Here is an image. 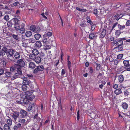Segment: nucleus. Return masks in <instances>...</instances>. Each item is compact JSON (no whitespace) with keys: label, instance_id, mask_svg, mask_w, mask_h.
I'll list each match as a JSON object with an SVG mask.
<instances>
[{"label":"nucleus","instance_id":"6","mask_svg":"<svg viewBox=\"0 0 130 130\" xmlns=\"http://www.w3.org/2000/svg\"><path fill=\"white\" fill-rule=\"evenodd\" d=\"M10 115L14 120L16 122L17 119L19 117V112L17 111H13V112L11 113Z\"/></svg>","mask_w":130,"mask_h":130},{"label":"nucleus","instance_id":"48","mask_svg":"<svg viewBox=\"0 0 130 130\" xmlns=\"http://www.w3.org/2000/svg\"><path fill=\"white\" fill-rule=\"evenodd\" d=\"M35 27L36 26L34 25H31L30 27V30L34 32Z\"/></svg>","mask_w":130,"mask_h":130},{"label":"nucleus","instance_id":"52","mask_svg":"<svg viewBox=\"0 0 130 130\" xmlns=\"http://www.w3.org/2000/svg\"><path fill=\"white\" fill-rule=\"evenodd\" d=\"M4 19L6 21L8 20L9 19V16L8 14L5 15L4 16Z\"/></svg>","mask_w":130,"mask_h":130},{"label":"nucleus","instance_id":"3","mask_svg":"<svg viewBox=\"0 0 130 130\" xmlns=\"http://www.w3.org/2000/svg\"><path fill=\"white\" fill-rule=\"evenodd\" d=\"M113 44H116L117 46L123 45V38H119L111 42Z\"/></svg>","mask_w":130,"mask_h":130},{"label":"nucleus","instance_id":"53","mask_svg":"<svg viewBox=\"0 0 130 130\" xmlns=\"http://www.w3.org/2000/svg\"><path fill=\"white\" fill-rule=\"evenodd\" d=\"M86 24L85 23L82 22L79 25L81 27H85L86 26Z\"/></svg>","mask_w":130,"mask_h":130},{"label":"nucleus","instance_id":"8","mask_svg":"<svg viewBox=\"0 0 130 130\" xmlns=\"http://www.w3.org/2000/svg\"><path fill=\"white\" fill-rule=\"evenodd\" d=\"M32 54H30L29 56L30 58L31 59L32 57H35L39 54L38 51L36 49H34L32 51Z\"/></svg>","mask_w":130,"mask_h":130},{"label":"nucleus","instance_id":"25","mask_svg":"<svg viewBox=\"0 0 130 130\" xmlns=\"http://www.w3.org/2000/svg\"><path fill=\"white\" fill-rule=\"evenodd\" d=\"M15 66L16 67L17 72L22 74V72L21 70L22 67L17 66L15 65Z\"/></svg>","mask_w":130,"mask_h":130},{"label":"nucleus","instance_id":"20","mask_svg":"<svg viewBox=\"0 0 130 130\" xmlns=\"http://www.w3.org/2000/svg\"><path fill=\"white\" fill-rule=\"evenodd\" d=\"M46 35H44L42 42L43 43H46L49 37L47 36H46Z\"/></svg>","mask_w":130,"mask_h":130},{"label":"nucleus","instance_id":"51","mask_svg":"<svg viewBox=\"0 0 130 130\" xmlns=\"http://www.w3.org/2000/svg\"><path fill=\"white\" fill-rule=\"evenodd\" d=\"M51 47L49 45H46L45 46V47L44 49L45 50H48Z\"/></svg>","mask_w":130,"mask_h":130},{"label":"nucleus","instance_id":"10","mask_svg":"<svg viewBox=\"0 0 130 130\" xmlns=\"http://www.w3.org/2000/svg\"><path fill=\"white\" fill-rule=\"evenodd\" d=\"M38 114L37 113L34 115L33 117L34 121L38 123L41 120V118L38 117Z\"/></svg>","mask_w":130,"mask_h":130},{"label":"nucleus","instance_id":"59","mask_svg":"<svg viewBox=\"0 0 130 130\" xmlns=\"http://www.w3.org/2000/svg\"><path fill=\"white\" fill-rule=\"evenodd\" d=\"M89 72L90 73L92 74L93 73L94 70L92 67H91L89 68Z\"/></svg>","mask_w":130,"mask_h":130},{"label":"nucleus","instance_id":"35","mask_svg":"<svg viewBox=\"0 0 130 130\" xmlns=\"http://www.w3.org/2000/svg\"><path fill=\"white\" fill-rule=\"evenodd\" d=\"M35 45L36 46L39 48L41 46L42 44L40 41H37L35 43Z\"/></svg>","mask_w":130,"mask_h":130},{"label":"nucleus","instance_id":"57","mask_svg":"<svg viewBox=\"0 0 130 130\" xmlns=\"http://www.w3.org/2000/svg\"><path fill=\"white\" fill-rule=\"evenodd\" d=\"M118 24H119L118 22L115 23L112 26V29L111 30H112L117 25H118Z\"/></svg>","mask_w":130,"mask_h":130},{"label":"nucleus","instance_id":"15","mask_svg":"<svg viewBox=\"0 0 130 130\" xmlns=\"http://www.w3.org/2000/svg\"><path fill=\"white\" fill-rule=\"evenodd\" d=\"M106 30L105 29H103L102 32L100 34L99 38L100 39H102L104 37L106 34Z\"/></svg>","mask_w":130,"mask_h":130},{"label":"nucleus","instance_id":"61","mask_svg":"<svg viewBox=\"0 0 130 130\" xmlns=\"http://www.w3.org/2000/svg\"><path fill=\"white\" fill-rule=\"evenodd\" d=\"M29 41L30 42L32 43H34L36 41L34 39L31 38L30 39Z\"/></svg>","mask_w":130,"mask_h":130},{"label":"nucleus","instance_id":"60","mask_svg":"<svg viewBox=\"0 0 130 130\" xmlns=\"http://www.w3.org/2000/svg\"><path fill=\"white\" fill-rule=\"evenodd\" d=\"M20 25V27L22 28H25L24 27L25 26V24L24 23H22L21 24H20L19 25Z\"/></svg>","mask_w":130,"mask_h":130},{"label":"nucleus","instance_id":"40","mask_svg":"<svg viewBox=\"0 0 130 130\" xmlns=\"http://www.w3.org/2000/svg\"><path fill=\"white\" fill-rule=\"evenodd\" d=\"M19 30H20V33L22 34L24 33L25 31V28H19Z\"/></svg>","mask_w":130,"mask_h":130},{"label":"nucleus","instance_id":"21","mask_svg":"<svg viewBox=\"0 0 130 130\" xmlns=\"http://www.w3.org/2000/svg\"><path fill=\"white\" fill-rule=\"evenodd\" d=\"M114 93L117 95H118L122 93L121 88H118L114 91Z\"/></svg>","mask_w":130,"mask_h":130},{"label":"nucleus","instance_id":"30","mask_svg":"<svg viewBox=\"0 0 130 130\" xmlns=\"http://www.w3.org/2000/svg\"><path fill=\"white\" fill-rule=\"evenodd\" d=\"M18 122L20 123L22 125H24L26 123V120L24 119H20L19 120Z\"/></svg>","mask_w":130,"mask_h":130},{"label":"nucleus","instance_id":"22","mask_svg":"<svg viewBox=\"0 0 130 130\" xmlns=\"http://www.w3.org/2000/svg\"><path fill=\"white\" fill-rule=\"evenodd\" d=\"M22 74L17 72L15 73V76L11 77V79L12 80H13L18 77H19L18 76L20 75H22Z\"/></svg>","mask_w":130,"mask_h":130},{"label":"nucleus","instance_id":"37","mask_svg":"<svg viewBox=\"0 0 130 130\" xmlns=\"http://www.w3.org/2000/svg\"><path fill=\"white\" fill-rule=\"evenodd\" d=\"M94 63L95 64L96 66V70L97 71L99 70L101 67V65L100 64L96 62H95Z\"/></svg>","mask_w":130,"mask_h":130},{"label":"nucleus","instance_id":"64","mask_svg":"<svg viewBox=\"0 0 130 130\" xmlns=\"http://www.w3.org/2000/svg\"><path fill=\"white\" fill-rule=\"evenodd\" d=\"M126 25L127 26H130V22H129V20H127V22L126 23Z\"/></svg>","mask_w":130,"mask_h":130},{"label":"nucleus","instance_id":"11","mask_svg":"<svg viewBox=\"0 0 130 130\" xmlns=\"http://www.w3.org/2000/svg\"><path fill=\"white\" fill-rule=\"evenodd\" d=\"M97 33L93 32L90 33L89 35V37L90 39L91 40H93L97 38L96 35Z\"/></svg>","mask_w":130,"mask_h":130},{"label":"nucleus","instance_id":"47","mask_svg":"<svg viewBox=\"0 0 130 130\" xmlns=\"http://www.w3.org/2000/svg\"><path fill=\"white\" fill-rule=\"evenodd\" d=\"M123 54H121L118 55L117 58L119 59H121L122 58Z\"/></svg>","mask_w":130,"mask_h":130},{"label":"nucleus","instance_id":"28","mask_svg":"<svg viewBox=\"0 0 130 130\" xmlns=\"http://www.w3.org/2000/svg\"><path fill=\"white\" fill-rule=\"evenodd\" d=\"M25 35L27 37H29L32 35V32L30 31H27L25 32Z\"/></svg>","mask_w":130,"mask_h":130},{"label":"nucleus","instance_id":"63","mask_svg":"<svg viewBox=\"0 0 130 130\" xmlns=\"http://www.w3.org/2000/svg\"><path fill=\"white\" fill-rule=\"evenodd\" d=\"M124 93L125 95L126 96L128 95L129 94V92L127 90L124 92Z\"/></svg>","mask_w":130,"mask_h":130},{"label":"nucleus","instance_id":"9","mask_svg":"<svg viewBox=\"0 0 130 130\" xmlns=\"http://www.w3.org/2000/svg\"><path fill=\"white\" fill-rule=\"evenodd\" d=\"M15 51L14 50L9 49L8 50V51L7 54V56L8 57H12L15 52Z\"/></svg>","mask_w":130,"mask_h":130},{"label":"nucleus","instance_id":"4","mask_svg":"<svg viewBox=\"0 0 130 130\" xmlns=\"http://www.w3.org/2000/svg\"><path fill=\"white\" fill-rule=\"evenodd\" d=\"M26 94L27 95L26 97L30 101L32 100L35 97V96L33 95V92L32 91H27Z\"/></svg>","mask_w":130,"mask_h":130},{"label":"nucleus","instance_id":"41","mask_svg":"<svg viewBox=\"0 0 130 130\" xmlns=\"http://www.w3.org/2000/svg\"><path fill=\"white\" fill-rule=\"evenodd\" d=\"M71 62L70 61L67 62V66L68 69L71 72L70 67L71 66Z\"/></svg>","mask_w":130,"mask_h":130},{"label":"nucleus","instance_id":"39","mask_svg":"<svg viewBox=\"0 0 130 130\" xmlns=\"http://www.w3.org/2000/svg\"><path fill=\"white\" fill-rule=\"evenodd\" d=\"M40 30V28L39 27L36 26L34 32L36 33L38 32Z\"/></svg>","mask_w":130,"mask_h":130},{"label":"nucleus","instance_id":"13","mask_svg":"<svg viewBox=\"0 0 130 130\" xmlns=\"http://www.w3.org/2000/svg\"><path fill=\"white\" fill-rule=\"evenodd\" d=\"M129 60H125L123 61V63L125 66V69L128 67H130V63H129Z\"/></svg>","mask_w":130,"mask_h":130},{"label":"nucleus","instance_id":"17","mask_svg":"<svg viewBox=\"0 0 130 130\" xmlns=\"http://www.w3.org/2000/svg\"><path fill=\"white\" fill-rule=\"evenodd\" d=\"M29 80L26 77H24L23 78V84L25 85H28L29 84Z\"/></svg>","mask_w":130,"mask_h":130},{"label":"nucleus","instance_id":"62","mask_svg":"<svg viewBox=\"0 0 130 130\" xmlns=\"http://www.w3.org/2000/svg\"><path fill=\"white\" fill-rule=\"evenodd\" d=\"M95 25L92 24V25H91V29L93 31L94 29L95 28Z\"/></svg>","mask_w":130,"mask_h":130},{"label":"nucleus","instance_id":"7","mask_svg":"<svg viewBox=\"0 0 130 130\" xmlns=\"http://www.w3.org/2000/svg\"><path fill=\"white\" fill-rule=\"evenodd\" d=\"M19 114L20 118H24L27 116V113L26 111L23 109H21L20 111Z\"/></svg>","mask_w":130,"mask_h":130},{"label":"nucleus","instance_id":"46","mask_svg":"<svg viewBox=\"0 0 130 130\" xmlns=\"http://www.w3.org/2000/svg\"><path fill=\"white\" fill-rule=\"evenodd\" d=\"M7 23L8 26L9 27H11L12 25V23L11 21H8Z\"/></svg>","mask_w":130,"mask_h":130},{"label":"nucleus","instance_id":"50","mask_svg":"<svg viewBox=\"0 0 130 130\" xmlns=\"http://www.w3.org/2000/svg\"><path fill=\"white\" fill-rule=\"evenodd\" d=\"M14 67H12L10 68V70L11 72H12L16 69V67L15 66V65H14Z\"/></svg>","mask_w":130,"mask_h":130},{"label":"nucleus","instance_id":"24","mask_svg":"<svg viewBox=\"0 0 130 130\" xmlns=\"http://www.w3.org/2000/svg\"><path fill=\"white\" fill-rule=\"evenodd\" d=\"M115 49H117L118 51H121L123 50V45H119L116 46L115 48Z\"/></svg>","mask_w":130,"mask_h":130},{"label":"nucleus","instance_id":"36","mask_svg":"<svg viewBox=\"0 0 130 130\" xmlns=\"http://www.w3.org/2000/svg\"><path fill=\"white\" fill-rule=\"evenodd\" d=\"M7 123L9 125L11 126L12 124V120L11 119H9L7 120Z\"/></svg>","mask_w":130,"mask_h":130},{"label":"nucleus","instance_id":"38","mask_svg":"<svg viewBox=\"0 0 130 130\" xmlns=\"http://www.w3.org/2000/svg\"><path fill=\"white\" fill-rule=\"evenodd\" d=\"M125 25H121L119 24H118V27L119 29L121 30H122L125 28Z\"/></svg>","mask_w":130,"mask_h":130},{"label":"nucleus","instance_id":"34","mask_svg":"<svg viewBox=\"0 0 130 130\" xmlns=\"http://www.w3.org/2000/svg\"><path fill=\"white\" fill-rule=\"evenodd\" d=\"M10 125L7 124H5L3 127L4 130H9L10 128Z\"/></svg>","mask_w":130,"mask_h":130},{"label":"nucleus","instance_id":"44","mask_svg":"<svg viewBox=\"0 0 130 130\" xmlns=\"http://www.w3.org/2000/svg\"><path fill=\"white\" fill-rule=\"evenodd\" d=\"M2 50L6 54H7L8 53V48L6 47H3Z\"/></svg>","mask_w":130,"mask_h":130},{"label":"nucleus","instance_id":"31","mask_svg":"<svg viewBox=\"0 0 130 130\" xmlns=\"http://www.w3.org/2000/svg\"><path fill=\"white\" fill-rule=\"evenodd\" d=\"M119 81L121 83H122L124 81V77L123 75H120L119 77Z\"/></svg>","mask_w":130,"mask_h":130},{"label":"nucleus","instance_id":"29","mask_svg":"<svg viewBox=\"0 0 130 130\" xmlns=\"http://www.w3.org/2000/svg\"><path fill=\"white\" fill-rule=\"evenodd\" d=\"M20 11L19 10H17L14 15V17L15 18H18L20 19V18L19 16V15H20Z\"/></svg>","mask_w":130,"mask_h":130},{"label":"nucleus","instance_id":"1","mask_svg":"<svg viewBox=\"0 0 130 130\" xmlns=\"http://www.w3.org/2000/svg\"><path fill=\"white\" fill-rule=\"evenodd\" d=\"M17 18H14L12 19L14 25V28L17 31H18L20 28V25L19 24V20Z\"/></svg>","mask_w":130,"mask_h":130},{"label":"nucleus","instance_id":"43","mask_svg":"<svg viewBox=\"0 0 130 130\" xmlns=\"http://www.w3.org/2000/svg\"><path fill=\"white\" fill-rule=\"evenodd\" d=\"M11 73L9 72H6L5 73V76L6 77H9L11 76Z\"/></svg>","mask_w":130,"mask_h":130},{"label":"nucleus","instance_id":"42","mask_svg":"<svg viewBox=\"0 0 130 130\" xmlns=\"http://www.w3.org/2000/svg\"><path fill=\"white\" fill-rule=\"evenodd\" d=\"M27 87L26 85H22L21 87L22 90L24 91H26L27 90Z\"/></svg>","mask_w":130,"mask_h":130},{"label":"nucleus","instance_id":"23","mask_svg":"<svg viewBox=\"0 0 130 130\" xmlns=\"http://www.w3.org/2000/svg\"><path fill=\"white\" fill-rule=\"evenodd\" d=\"M36 67L35 64L33 62H30L29 65V68L34 69Z\"/></svg>","mask_w":130,"mask_h":130},{"label":"nucleus","instance_id":"16","mask_svg":"<svg viewBox=\"0 0 130 130\" xmlns=\"http://www.w3.org/2000/svg\"><path fill=\"white\" fill-rule=\"evenodd\" d=\"M11 37L15 41H20L21 40V38L19 37L18 35H15L14 34H12Z\"/></svg>","mask_w":130,"mask_h":130},{"label":"nucleus","instance_id":"32","mask_svg":"<svg viewBox=\"0 0 130 130\" xmlns=\"http://www.w3.org/2000/svg\"><path fill=\"white\" fill-rule=\"evenodd\" d=\"M120 18V15L116 14L115 16L112 17V20H119Z\"/></svg>","mask_w":130,"mask_h":130},{"label":"nucleus","instance_id":"26","mask_svg":"<svg viewBox=\"0 0 130 130\" xmlns=\"http://www.w3.org/2000/svg\"><path fill=\"white\" fill-rule=\"evenodd\" d=\"M16 53H14V57L15 58L17 59H19L20 56V53L15 52Z\"/></svg>","mask_w":130,"mask_h":130},{"label":"nucleus","instance_id":"27","mask_svg":"<svg viewBox=\"0 0 130 130\" xmlns=\"http://www.w3.org/2000/svg\"><path fill=\"white\" fill-rule=\"evenodd\" d=\"M122 106L123 109L126 110L127 109L128 107V105L126 103H123L122 104Z\"/></svg>","mask_w":130,"mask_h":130},{"label":"nucleus","instance_id":"45","mask_svg":"<svg viewBox=\"0 0 130 130\" xmlns=\"http://www.w3.org/2000/svg\"><path fill=\"white\" fill-rule=\"evenodd\" d=\"M116 36L118 37L121 34V31L120 30H117L115 33Z\"/></svg>","mask_w":130,"mask_h":130},{"label":"nucleus","instance_id":"54","mask_svg":"<svg viewBox=\"0 0 130 130\" xmlns=\"http://www.w3.org/2000/svg\"><path fill=\"white\" fill-rule=\"evenodd\" d=\"M77 120L78 121H79L80 118L79 113V110L77 111Z\"/></svg>","mask_w":130,"mask_h":130},{"label":"nucleus","instance_id":"12","mask_svg":"<svg viewBox=\"0 0 130 130\" xmlns=\"http://www.w3.org/2000/svg\"><path fill=\"white\" fill-rule=\"evenodd\" d=\"M31 59L33 60H34L35 62L37 63H40L42 59L41 58L38 56L37 57H32Z\"/></svg>","mask_w":130,"mask_h":130},{"label":"nucleus","instance_id":"2","mask_svg":"<svg viewBox=\"0 0 130 130\" xmlns=\"http://www.w3.org/2000/svg\"><path fill=\"white\" fill-rule=\"evenodd\" d=\"M44 69V66L43 65H39L37 66L36 68L33 70L34 74H37L39 71H42Z\"/></svg>","mask_w":130,"mask_h":130},{"label":"nucleus","instance_id":"5","mask_svg":"<svg viewBox=\"0 0 130 130\" xmlns=\"http://www.w3.org/2000/svg\"><path fill=\"white\" fill-rule=\"evenodd\" d=\"M17 64L15 65H17V66L21 67H24L25 65V62L23 59H19L17 61Z\"/></svg>","mask_w":130,"mask_h":130},{"label":"nucleus","instance_id":"14","mask_svg":"<svg viewBox=\"0 0 130 130\" xmlns=\"http://www.w3.org/2000/svg\"><path fill=\"white\" fill-rule=\"evenodd\" d=\"M36 104L34 103L32 104L31 103H30L28 106V107L27 108V110L28 111H30L31 110L33 109V108H34Z\"/></svg>","mask_w":130,"mask_h":130},{"label":"nucleus","instance_id":"33","mask_svg":"<svg viewBox=\"0 0 130 130\" xmlns=\"http://www.w3.org/2000/svg\"><path fill=\"white\" fill-rule=\"evenodd\" d=\"M41 37V35L39 33L36 34L34 35V37L36 40H39Z\"/></svg>","mask_w":130,"mask_h":130},{"label":"nucleus","instance_id":"49","mask_svg":"<svg viewBox=\"0 0 130 130\" xmlns=\"http://www.w3.org/2000/svg\"><path fill=\"white\" fill-rule=\"evenodd\" d=\"M18 4L20 5V3L18 2H16L13 3L11 5V6L13 7L14 6H17Z\"/></svg>","mask_w":130,"mask_h":130},{"label":"nucleus","instance_id":"56","mask_svg":"<svg viewBox=\"0 0 130 130\" xmlns=\"http://www.w3.org/2000/svg\"><path fill=\"white\" fill-rule=\"evenodd\" d=\"M44 35H46V36H47L48 37L51 36L52 35V34L51 32H48L46 34H45Z\"/></svg>","mask_w":130,"mask_h":130},{"label":"nucleus","instance_id":"55","mask_svg":"<svg viewBox=\"0 0 130 130\" xmlns=\"http://www.w3.org/2000/svg\"><path fill=\"white\" fill-rule=\"evenodd\" d=\"M2 63L3 64V66H5L6 64V61L4 59L2 60Z\"/></svg>","mask_w":130,"mask_h":130},{"label":"nucleus","instance_id":"18","mask_svg":"<svg viewBox=\"0 0 130 130\" xmlns=\"http://www.w3.org/2000/svg\"><path fill=\"white\" fill-rule=\"evenodd\" d=\"M39 56L42 59L46 58V55L43 52H41L39 53Z\"/></svg>","mask_w":130,"mask_h":130},{"label":"nucleus","instance_id":"58","mask_svg":"<svg viewBox=\"0 0 130 130\" xmlns=\"http://www.w3.org/2000/svg\"><path fill=\"white\" fill-rule=\"evenodd\" d=\"M99 12L98 11L97 9H94V13L95 15H97V14H99Z\"/></svg>","mask_w":130,"mask_h":130},{"label":"nucleus","instance_id":"19","mask_svg":"<svg viewBox=\"0 0 130 130\" xmlns=\"http://www.w3.org/2000/svg\"><path fill=\"white\" fill-rule=\"evenodd\" d=\"M29 100L27 99V98L26 97L25 98H24L23 99L22 101V102H20L21 104H23L24 105H27L29 103Z\"/></svg>","mask_w":130,"mask_h":130}]
</instances>
